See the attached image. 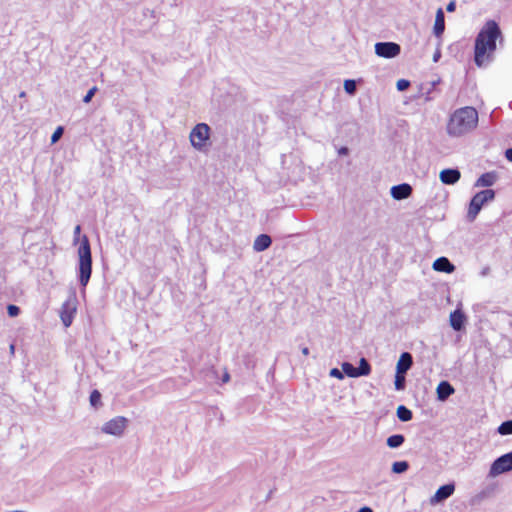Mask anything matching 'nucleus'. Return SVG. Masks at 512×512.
Instances as JSON below:
<instances>
[{"mask_svg": "<svg viewBox=\"0 0 512 512\" xmlns=\"http://www.w3.org/2000/svg\"><path fill=\"white\" fill-rule=\"evenodd\" d=\"M410 86V82L406 79H400L396 83V87L399 91H405Z\"/></svg>", "mask_w": 512, "mask_h": 512, "instance_id": "7c9ffc66", "label": "nucleus"}, {"mask_svg": "<svg viewBox=\"0 0 512 512\" xmlns=\"http://www.w3.org/2000/svg\"><path fill=\"white\" fill-rule=\"evenodd\" d=\"M349 153V149L345 146L341 147L338 149V154L340 156H344V155H347Z\"/></svg>", "mask_w": 512, "mask_h": 512, "instance_id": "f704fd0d", "label": "nucleus"}, {"mask_svg": "<svg viewBox=\"0 0 512 512\" xmlns=\"http://www.w3.org/2000/svg\"><path fill=\"white\" fill-rule=\"evenodd\" d=\"M210 136V127L206 123L197 124L190 132L191 145L197 149L202 150Z\"/></svg>", "mask_w": 512, "mask_h": 512, "instance_id": "39448f33", "label": "nucleus"}, {"mask_svg": "<svg viewBox=\"0 0 512 512\" xmlns=\"http://www.w3.org/2000/svg\"><path fill=\"white\" fill-rule=\"evenodd\" d=\"M501 35L495 21H488L475 39L474 61L478 67L486 66L491 61V54L496 49V40Z\"/></svg>", "mask_w": 512, "mask_h": 512, "instance_id": "f257e3e1", "label": "nucleus"}, {"mask_svg": "<svg viewBox=\"0 0 512 512\" xmlns=\"http://www.w3.org/2000/svg\"><path fill=\"white\" fill-rule=\"evenodd\" d=\"M390 193L395 200H404L411 196L412 187L408 183L398 184L392 186Z\"/></svg>", "mask_w": 512, "mask_h": 512, "instance_id": "9b49d317", "label": "nucleus"}, {"mask_svg": "<svg viewBox=\"0 0 512 512\" xmlns=\"http://www.w3.org/2000/svg\"><path fill=\"white\" fill-rule=\"evenodd\" d=\"M357 512H373V511H372V509H371V508H369V507H363V508H361V509H360L359 511H357Z\"/></svg>", "mask_w": 512, "mask_h": 512, "instance_id": "58836bf2", "label": "nucleus"}, {"mask_svg": "<svg viewBox=\"0 0 512 512\" xmlns=\"http://www.w3.org/2000/svg\"><path fill=\"white\" fill-rule=\"evenodd\" d=\"M464 314L460 310H455L450 314V325L455 331H460L464 326Z\"/></svg>", "mask_w": 512, "mask_h": 512, "instance_id": "f3484780", "label": "nucleus"}, {"mask_svg": "<svg viewBox=\"0 0 512 512\" xmlns=\"http://www.w3.org/2000/svg\"><path fill=\"white\" fill-rule=\"evenodd\" d=\"M7 313L10 317H16L20 313V308L16 305L10 304L7 307Z\"/></svg>", "mask_w": 512, "mask_h": 512, "instance_id": "c756f323", "label": "nucleus"}, {"mask_svg": "<svg viewBox=\"0 0 512 512\" xmlns=\"http://www.w3.org/2000/svg\"><path fill=\"white\" fill-rule=\"evenodd\" d=\"M344 89H345L346 93H348L349 95L355 94L356 89H357L356 82L352 79L345 80Z\"/></svg>", "mask_w": 512, "mask_h": 512, "instance_id": "cd10ccee", "label": "nucleus"}, {"mask_svg": "<svg viewBox=\"0 0 512 512\" xmlns=\"http://www.w3.org/2000/svg\"><path fill=\"white\" fill-rule=\"evenodd\" d=\"M400 45L394 42H378L375 44V53L379 57L394 58L400 54Z\"/></svg>", "mask_w": 512, "mask_h": 512, "instance_id": "1a4fd4ad", "label": "nucleus"}, {"mask_svg": "<svg viewBox=\"0 0 512 512\" xmlns=\"http://www.w3.org/2000/svg\"><path fill=\"white\" fill-rule=\"evenodd\" d=\"M498 432L501 435H510V434H512V420H507V421L503 422L498 427Z\"/></svg>", "mask_w": 512, "mask_h": 512, "instance_id": "a878e982", "label": "nucleus"}, {"mask_svg": "<svg viewBox=\"0 0 512 512\" xmlns=\"http://www.w3.org/2000/svg\"><path fill=\"white\" fill-rule=\"evenodd\" d=\"M329 375L339 380H342L344 378L343 371H340L338 368L331 369Z\"/></svg>", "mask_w": 512, "mask_h": 512, "instance_id": "473e14b6", "label": "nucleus"}, {"mask_svg": "<svg viewBox=\"0 0 512 512\" xmlns=\"http://www.w3.org/2000/svg\"><path fill=\"white\" fill-rule=\"evenodd\" d=\"M357 369V376H367L371 372V366L365 358H361Z\"/></svg>", "mask_w": 512, "mask_h": 512, "instance_id": "4be33fe9", "label": "nucleus"}, {"mask_svg": "<svg viewBox=\"0 0 512 512\" xmlns=\"http://www.w3.org/2000/svg\"><path fill=\"white\" fill-rule=\"evenodd\" d=\"M455 491V485L454 483H449L446 485H443L437 489L435 494L431 497L430 503L432 505L441 503L444 500L448 499Z\"/></svg>", "mask_w": 512, "mask_h": 512, "instance_id": "9d476101", "label": "nucleus"}, {"mask_svg": "<svg viewBox=\"0 0 512 512\" xmlns=\"http://www.w3.org/2000/svg\"><path fill=\"white\" fill-rule=\"evenodd\" d=\"M301 351H302V354H303L304 356H308V355H309V348H308V347H303V348L301 349Z\"/></svg>", "mask_w": 512, "mask_h": 512, "instance_id": "4c0bfd02", "label": "nucleus"}, {"mask_svg": "<svg viewBox=\"0 0 512 512\" xmlns=\"http://www.w3.org/2000/svg\"><path fill=\"white\" fill-rule=\"evenodd\" d=\"M63 131H64L63 127H61V126L57 127L51 136V142L56 143L63 135Z\"/></svg>", "mask_w": 512, "mask_h": 512, "instance_id": "c85d7f7f", "label": "nucleus"}, {"mask_svg": "<svg viewBox=\"0 0 512 512\" xmlns=\"http://www.w3.org/2000/svg\"><path fill=\"white\" fill-rule=\"evenodd\" d=\"M342 371L343 374H346L348 377L356 378L357 376V369L349 362H343L342 365Z\"/></svg>", "mask_w": 512, "mask_h": 512, "instance_id": "5701e85b", "label": "nucleus"}, {"mask_svg": "<svg viewBox=\"0 0 512 512\" xmlns=\"http://www.w3.org/2000/svg\"><path fill=\"white\" fill-rule=\"evenodd\" d=\"M440 180L447 185H453L459 181L461 174L458 169H444L440 172Z\"/></svg>", "mask_w": 512, "mask_h": 512, "instance_id": "f8f14e48", "label": "nucleus"}, {"mask_svg": "<svg viewBox=\"0 0 512 512\" xmlns=\"http://www.w3.org/2000/svg\"><path fill=\"white\" fill-rule=\"evenodd\" d=\"M512 470V452L498 457L491 465L489 476L495 477Z\"/></svg>", "mask_w": 512, "mask_h": 512, "instance_id": "423d86ee", "label": "nucleus"}, {"mask_svg": "<svg viewBox=\"0 0 512 512\" xmlns=\"http://www.w3.org/2000/svg\"><path fill=\"white\" fill-rule=\"evenodd\" d=\"M229 379H230V376H229V374L226 372V373L223 375L222 381H223V382H228V381H229Z\"/></svg>", "mask_w": 512, "mask_h": 512, "instance_id": "ea45409f", "label": "nucleus"}, {"mask_svg": "<svg viewBox=\"0 0 512 512\" xmlns=\"http://www.w3.org/2000/svg\"><path fill=\"white\" fill-rule=\"evenodd\" d=\"M76 313V298L71 296L61 306L60 318L65 327H69L74 319Z\"/></svg>", "mask_w": 512, "mask_h": 512, "instance_id": "6e6552de", "label": "nucleus"}, {"mask_svg": "<svg viewBox=\"0 0 512 512\" xmlns=\"http://www.w3.org/2000/svg\"><path fill=\"white\" fill-rule=\"evenodd\" d=\"M96 92H97V87L96 86H94L91 89H89L87 94L83 98V102L84 103H89L91 101V99L93 98V96L95 95Z\"/></svg>", "mask_w": 512, "mask_h": 512, "instance_id": "2f4dec72", "label": "nucleus"}, {"mask_svg": "<svg viewBox=\"0 0 512 512\" xmlns=\"http://www.w3.org/2000/svg\"><path fill=\"white\" fill-rule=\"evenodd\" d=\"M413 364L412 355L409 352H403L396 365L398 374H406Z\"/></svg>", "mask_w": 512, "mask_h": 512, "instance_id": "ddd939ff", "label": "nucleus"}, {"mask_svg": "<svg viewBox=\"0 0 512 512\" xmlns=\"http://www.w3.org/2000/svg\"><path fill=\"white\" fill-rule=\"evenodd\" d=\"M438 81L437 82H433L432 83V86L434 87L435 85H437Z\"/></svg>", "mask_w": 512, "mask_h": 512, "instance_id": "37998d69", "label": "nucleus"}, {"mask_svg": "<svg viewBox=\"0 0 512 512\" xmlns=\"http://www.w3.org/2000/svg\"><path fill=\"white\" fill-rule=\"evenodd\" d=\"M14 348H15V347H14V345H13V344H11V345H10V351H11V353H14Z\"/></svg>", "mask_w": 512, "mask_h": 512, "instance_id": "79ce46f5", "label": "nucleus"}, {"mask_svg": "<svg viewBox=\"0 0 512 512\" xmlns=\"http://www.w3.org/2000/svg\"><path fill=\"white\" fill-rule=\"evenodd\" d=\"M478 124V112L466 106L455 110L447 123V133L451 137H461L473 131Z\"/></svg>", "mask_w": 512, "mask_h": 512, "instance_id": "f03ea898", "label": "nucleus"}, {"mask_svg": "<svg viewBox=\"0 0 512 512\" xmlns=\"http://www.w3.org/2000/svg\"><path fill=\"white\" fill-rule=\"evenodd\" d=\"M488 271H489V268H485V269H483V271L481 272V275H482V276L487 275Z\"/></svg>", "mask_w": 512, "mask_h": 512, "instance_id": "a19ab883", "label": "nucleus"}, {"mask_svg": "<svg viewBox=\"0 0 512 512\" xmlns=\"http://www.w3.org/2000/svg\"><path fill=\"white\" fill-rule=\"evenodd\" d=\"M505 156L509 161H512V148L506 150Z\"/></svg>", "mask_w": 512, "mask_h": 512, "instance_id": "c9c22d12", "label": "nucleus"}, {"mask_svg": "<svg viewBox=\"0 0 512 512\" xmlns=\"http://www.w3.org/2000/svg\"><path fill=\"white\" fill-rule=\"evenodd\" d=\"M445 30V17L442 8H439L436 12L435 23L433 32L436 37H440Z\"/></svg>", "mask_w": 512, "mask_h": 512, "instance_id": "dca6fc26", "label": "nucleus"}, {"mask_svg": "<svg viewBox=\"0 0 512 512\" xmlns=\"http://www.w3.org/2000/svg\"><path fill=\"white\" fill-rule=\"evenodd\" d=\"M271 245V238L266 234L259 235L253 244V248L257 252L266 250Z\"/></svg>", "mask_w": 512, "mask_h": 512, "instance_id": "a211bd4d", "label": "nucleus"}, {"mask_svg": "<svg viewBox=\"0 0 512 512\" xmlns=\"http://www.w3.org/2000/svg\"><path fill=\"white\" fill-rule=\"evenodd\" d=\"M455 9H456V3H455L454 1L449 2V3L447 4V6H446V10H447L448 12H454V11H455Z\"/></svg>", "mask_w": 512, "mask_h": 512, "instance_id": "72a5a7b5", "label": "nucleus"}, {"mask_svg": "<svg viewBox=\"0 0 512 512\" xmlns=\"http://www.w3.org/2000/svg\"><path fill=\"white\" fill-rule=\"evenodd\" d=\"M405 375L406 374H398V372H396L395 382H394L396 390L401 391V390L405 389V384H406Z\"/></svg>", "mask_w": 512, "mask_h": 512, "instance_id": "393cba45", "label": "nucleus"}, {"mask_svg": "<svg viewBox=\"0 0 512 512\" xmlns=\"http://www.w3.org/2000/svg\"><path fill=\"white\" fill-rule=\"evenodd\" d=\"M495 198V191L492 189H485L476 193L469 204L467 219L472 222L475 220L482 207Z\"/></svg>", "mask_w": 512, "mask_h": 512, "instance_id": "20e7f679", "label": "nucleus"}, {"mask_svg": "<svg viewBox=\"0 0 512 512\" xmlns=\"http://www.w3.org/2000/svg\"><path fill=\"white\" fill-rule=\"evenodd\" d=\"M436 392L438 400L445 401L446 399H448L449 396H451L455 392V390L449 382L442 381L437 386Z\"/></svg>", "mask_w": 512, "mask_h": 512, "instance_id": "2eb2a0df", "label": "nucleus"}, {"mask_svg": "<svg viewBox=\"0 0 512 512\" xmlns=\"http://www.w3.org/2000/svg\"><path fill=\"white\" fill-rule=\"evenodd\" d=\"M433 269L438 272L452 273L455 270V266L446 257L437 258L432 265Z\"/></svg>", "mask_w": 512, "mask_h": 512, "instance_id": "4468645a", "label": "nucleus"}, {"mask_svg": "<svg viewBox=\"0 0 512 512\" xmlns=\"http://www.w3.org/2000/svg\"><path fill=\"white\" fill-rule=\"evenodd\" d=\"M496 181V175L494 173H484L475 182V187H490Z\"/></svg>", "mask_w": 512, "mask_h": 512, "instance_id": "6ab92c4d", "label": "nucleus"}, {"mask_svg": "<svg viewBox=\"0 0 512 512\" xmlns=\"http://www.w3.org/2000/svg\"><path fill=\"white\" fill-rule=\"evenodd\" d=\"M396 414L398 419L402 422H408L413 417L412 411L404 405L398 406Z\"/></svg>", "mask_w": 512, "mask_h": 512, "instance_id": "aec40b11", "label": "nucleus"}, {"mask_svg": "<svg viewBox=\"0 0 512 512\" xmlns=\"http://www.w3.org/2000/svg\"><path fill=\"white\" fill-rule=\"evenodd\" d=\"M408 468L409 463L407 461H396L392 464V471L396 474L404 473Z\"/></svg>", "mask_w": 512, "mask_h": 512, "instance_id": "b1692460", "label": "nucleus"}, {"mask_svg": "<svg viewBox=\"0 0 512 512\" xmlns=\"http://www.w3.org/2000/svg\"><path fill=\"white\" fill-rule=\"evenodd\" d=\"M440 56H441V53H440V51H439V50H437V51L434 53V55H433V61H434V62H437V61L439 60Z\"/></svg>", "mask_w": 512, "mask_h": 512, "instance_id": "e433bc0d", "label": "nucleus"}, {"mask_svg": "<svg viewBox=\"0 0 512 512\" xmlns=\"http://www.w3.org/2000/svg\"><path fill=\"white\" fill-rule=\"evenodd\" d=\"M81 226L77 225L73 232V243L79 242L78 247V277L80 285L85 288L92 274V255L89 239L86 235L80 236Z\"/></svg>", "mask_w": 512, "mask_h": 512, "instance_id": "7ed1b4c3", "label": "nucleus"}, {"mask_svg": "<svg viewBox=\"0 0 512 512\" xmlns=\"http://www.w3.org/2000/svg\"><path fill=\"white\" fill-rule=\"evenodd\" d=\"M90 404L93 407H98L101 404V394L98 390H93L90 394Z\"/></svg>", "mask_w": 512, "mask_h": 512, "instance_id": "bb28decb", "label": "nucleus"}, {"mask_svg": "<svg viewBox=\"0 0 512 512\" xmlns=\"http://www.w3.org/2000/svg\"><path fill=\"white\" fill-rule=\"evenodd\" d=\"M127 419L122 416H117L102 426V432L109 435L121 436L126 428Z\"/></svg>", "mask_w": 512, "mask_h": 512, "instance_id": "0eeeda50", "label": "nucleus"}, {"mask_svg": "<svg viewBox=\"0 0 512 512\" xmlns=\"http://www.w3.org/2000/svg\"><path fill=\"white\" fill-rule=\"evenodd\" d=\"M405 441V437L402 434H394L387 438V445L390 448H399Z\"/></svg>", "mask_w": 512, "mask_h": 512, "instance_id": "412c9836", "label": "nucleus"}]
</instances>
